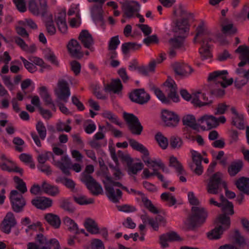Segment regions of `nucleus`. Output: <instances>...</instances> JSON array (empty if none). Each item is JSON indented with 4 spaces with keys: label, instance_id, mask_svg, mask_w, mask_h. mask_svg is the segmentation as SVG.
<instances>
[{
    "label": "nucleus",
    "instance_id": "1",
    "mask_svg": "<svg viewBox=\"0 0 249 249\" xmlns=\"http://www.w3.org/2000/svg\"><path fill=\"white\" fill-rule=\"evenodd\" d=\"M105 179L103 182L105 185L106 195L108 199L113 203L118 202L122 198V192L120 188L125 189L130 194H134L136 196V198L138 201H141L144 206L149 211L153 213H158L159 211L152 204L151 201L141 192L136 191L133 189H127L119 182H114L112 178H109L106 174H104Z\"/></svg>",
    "mask_w": 249,
    "mask_h": 249
},
{
    "label": "nucleus",
    "instance_id": "2",
    "mask_svg": "<svg viewBox=\"0 0 249 249\" xmlns=\"http://www.w3.org/2000/svg\"><path fill=\"white\" fill-rule=\"evenodd\" d=\"M187 197L189 203L192 205V212L191 215L185 221L184 224L187 228L192 229L203 223L208 214L194 192H189Z\"/></svg>",
    "mask_w": 249,
    "mask_h": 249
},
{
    "label": "nucleus",
    "instance_id": "3",
    "mask_svg": "<svg viewBox=\"0 0 249 249\" xmlns=\"http://www.w3.org/2000/svg\"><path fill=\"white\" fill-rule=\"evenodd\" d=\"M228 75L227 70L216 71L209 74L208 80L211 85V90L213 94L223 95L225 93L224 89L233 83V79L228 78Z\"/></svg>",
    "mask_w": 249,
    "mask_h": 249
},
{
    "label": "nucleus",
    "instance_id": "4",
    "mask_svg": "<svg viewBox=\"0 0 249 249\" xmlns=\"http://www.w3.org/2000/svg\"><path fill=\"white\" fill-rule=\"evenodd\" d=\"M188 22L185 20L182 22L178 21L174 23L173 27V30L176 33L180 34L181 36L171 38L169 40L170 50L169 54L171 56L175 55L176 51L183 50L185 46L184 37L182 35L187 31Z\"/></svg>",
    "mask_w": 249,
    "mask_h": 249
},
{
    "label": "nucleus",
    "instance_id": "5",
    "mask_svg": "<svg viewBox=\"0 0 249 249\" xmlns=\"http://www.w3.org/2000/svg\"><path fill=\"white\" fill-rule=\"evenodd\" d=\"M164 87L168 96L166 97L162 91L158 88L154 87L152 90L157 98L163 104H168L170 101L177 103L179 101V97L177 94V85L172 79H168L164 84Z\"/></svg>",
    "mask_w": 249,
    "mask_h": 249
},
{
    "label": "nucleus",
    "instance_id": "6",
    "mask_svg": "<svg viewBox=\"0 0 249 249\" xmlns=\"http://www.w3.org/2000/svg\"><path fill=\"white\" fill-rule=\"evenodd\" d=\"M129 144L132 149L137 150L142 154V159L146 166L152 171H150L148 169H145L143 171L142 174L144 178H148L153 176H157L158 178V175L160 174L159 173L156 167H152L149 166V164L145 161V159H147L148 161L153 160V157H150L149 152L147 148L144 146L142 144L140 143L138 141L130 139L129 141Z\"/></svg>",
    "mask_w": 249,
    "mask_h": 249
},
{
    "label": "nucleus",
    "instance_id": "7",
    "mask_svg": "<svg viewBox=\"0 0 249 249\" xmlns=\"http://www.w3.org/2000/svg\"><path fill=\"white\" fill-rule=\"evenodd\" d=\"M180 94L184 100L190 102L196 107H204L210 103L207 94L201 90L190 93L186 89H182L180 90Z\"/></svg>",
    "mask_w": 249,
    "mask_h": 249
},
{
    "label": "nucleus",
    "instance_id": "8",
    "mask_svg": "<svg viewBox=\"0 0 249 249\" xmlns=\"http://www.w3.org/2000/svg\"><path fill=\"white\" fill-rule=\"evenodd\" d=\"M54 93L57 98L55 103L59 107L60 110L64 114H68L69 111L68 108L60 103V101L67 102L70 97L71 91L68 83L64 80L59 81L54 89Z\"/></svg>",
    "mask_w": 249,
    "mask_h": 249
},
{
    "label": "nucleus",
    "instance_id": "9",
    "mask_svg": "<svg viewBox=\"0 0 249 249\" xmlns=\"http://www.w3.org/2000/svg\"><path fill=\"white\" fill-rule=\"evenodd\" d=\"M216 223L217 226L206 233L210 240H215L221 238L224 231L230 226V218L224 214H221L217 217Z\"/></svg>",
    "mask_w": 249,
    "mask_h": 249
},
{
    "label": "nucleus",
    "instance_id": "10",
    "mask_svg": "<svg viewBox=\"0 0 249 249\" xmlns=\"http://www.w3.org/2000/svg\"><path fill=\"white\" fill-rule=\"evenodd\" d=\"M226 122V118L224 116L216 118L212 115L204 114L198 119V129L206 130L216 128Z\"/></svg>",
    "mask_w": 249,
    "mask_h": 249
},
{
    "label": "nucleus",
    "instance_id": "11",
    "mask_svg": "<svg viewBox=\"0 0 249 249\" xmlns=\"http://www.w3.org/2000/svg\"><path fill=\"white\" fill-rule=\"evenodd\" d=\"M36 242L28 243L27 249H60L59 243L56 239L48 241L42 234H38L36 237Z\"/></svg>",
    "mask_w": 249,
    "mask_h": 249
},
{
    "label": "nucleus",
    "instance_id": "12",
    "mask_svg": "<svg viewBox=\"0 0 249 249\" xmlns=\"http://www.w3.org/2000/svg\"><path fill=\"white\" fill-rule=\"evenodd\" d=\"M20 59L22 60L25 68L31 73L37 70H39L40 72H43L49 67L42 59L37 57L32 56L29 57L28 60L23 57H20Z\"/></svg>",
    "mask_w": 249,
    "mask_h": 249
},
{
    "label": "nucleus",
    "instance_id": "13",
    "mask_svg": "<svg viewBox=\"0 0 249 249\" xmlns=\"http://www.w3.org/2000/svg\"><path fill=\"white\" fill-rule=\"evenodd\" d=\"M141 5L136 1L125 0L122 3V9L125 16L128 18L136 16L139 18L141 23L144 22L145 19L143 16L137 14L140 10Z\"/></svg>",
    "mask_w": 249,
    "mask_h": 249
},
{
    "label": "nucleus",
    "instance_id": "14",
    "mask_svg": "<svg viewBox=\"0 0 249 249\" xmlns=\"http://www.w3.org/2000/svg\"><path fill=\"white\" fill-rule=\"evenodd\" d=\"M160 119L162 125L169 128L177 127L180 121L179 115L169 109H163L161 111Z\"/></svg>",
    "mask_w": 249,
    "mask_h": 249
},
{
    "label": "nucleus",
    "instance_id": "15",
    "mask_svg": "<svg viewBox=\"0 0 249 249\" xmlns=\"http://www.w3.org/2000/svg\"><path fill=\"white\" fill-rule=\"evenodd\" d=\"M53 160L54 159L53 158ZM71 160L68 155L63 156L60 161L53 160V164L59 168L62 172L66 175L70 174V170L72 169L76 173L81 171L82 165L79 163H74L71 165Z\"/></svg>",
    "mask_w": 249,
    "mask_h": 249
},
{
    "label": "nucleus",
    "instance_id": "16",
    "mask_svg": "<svg viewBox=\"0 0 249 249\" xmlns=\"http://www.w3.org/2000/svg\"><path fill=\"white\" fill-rule=\"evenodd\" d=\"M220 201H218L214 197H210L208 203L211 206H215L221 208L224 213L227 214L232 215L234 213L233 205L224 198L223 195H221L219 197Z\"/></svg>",
    "mask_w": 249,
    "mask_h": 249
},
{
    "label": "nucleus",
    "instance_id": "17",
    "mask_svg": "<svg viewBox=\"0 0 249 249\" xmlns=\"http://www.w3.org/2000/svg\"><path fill=\"white\" fill-rule=\"evenodd\" d=\"M223 175L216 173L210 178L207 185V191L209 194L216 195L220 191V186L224 187V183L226 182L222 179Z\"/></svg>",
    "mask_w": 249,
    "mask_h": 249
},
{
    "label": "nucleus",
    "instance_id": "18",
    "mask_svg": "<svg viewBox=\"0 0 249 249\" xmlns=\"http://www.w3.org/2000/svg\"><path fill=\"white\" fill-rule=\"evenodd\" d=\"M0 168L3 171L15 172L20 174L23 173V169L18 166L12 159L3 153H0Z\"/></svg>",
    "mask_w": 249,
    "mask_h": 249
},
{
    "label": "nucleus",
    "instance_id": "19",
    "mask_svg": "<svg viewBox=\"0 0 249 249\" xmlns=\"http://www.w3.org/2000/svg\"><path fill=\"white\" fill-rule=\"evenodd\" d=\"M119 153L120 158L127 164V171L129 175L133 176L136 175L142 170L143 165L141 161L132 163V159L128 154L123 153L121 151H119Z\"/></svg>",
    "mask_w": 249,
    "mask_h": 249
},
{
    "label": "nucleus",
    "instance_id": "20",
    "mask_svg": "<svg viewBox=\"0 0 249 249\" xmlns=\"http://www.w3.org/2000/svg\"><path fill=\"white\" fill-rule=\"evenodd\" d=\"M48 8L46 0H29L28 8L34 15L45 17Z\"/></svg>",
    "mask_w": 249,
    "mask_h": 249
},
{
    "label": "nucleus",
    "instance_id": "21",
    "mask_svg": "<svg viewBox=\"0 0 249 249\" xmlns=\"http://www.w3.org/2000/svg\"><path fill=\"white\" fill-rule=\"evenodd\" d=\"M213 42V39L210 36H207L203 37L201 43V47L199 49V53L202 59H209L212 58Z\"/></svg>",
    "mask_w": 249,
    "mask_h": 249
},
{
    "label": "nucleus",
    "instance_id": "22",
    "mask_svg": "<svg viewBox=\"0 0 249 249\" xmlns=\"http://www.w3.org/2000/svg\"><path fill=\"white\" fill-rule=\"evenodd\" d=\"M236 77L234 84L238 89H241L249 81V69H245L243 67H238L235 70Z\"/></svg>",
    "mask_w": 249,
    "mask_h": 249
},
{
    "label": "nucleus",
    "instance_id": "23",
    "mask_svg": "<svg viewBox=\"0 0 249 249\" xmlns=\"http://www.w3.org/2000/svg\"><path fill=\"white\" fill-rule=\"evenodd\" d=\"M124 118L128 124L131 132L136 135H140L143 129L138 118L132 114L124 113Z\"/></svg>",
    "mask_w": 249,
    "mask_h": 249
},
{
    "label": "nucleus",
    "instance_id": "24",
    "mask_svg": "<svg viewBox=\"0 0 249 249\" xmlns=\"http://www.w3.org/2000/svg\"><path fill=\"white\" fill-rule=\"evenodd\" d=\"M22 194L17 190H12L10 195L9 198L14 211L17 213L20 212L26 204Z\"/></svg>",
    "mask_w": 249,
    "mask_h": 249
},
{
    "label": "nucleus",
    "instance_id": "25",
    "mask_svg": "<svg viewBox=\"0 0 249 249\" xmlns=\"http://www.w3.org/2000/svg\"><path fill=\"white\" fill-rule=\"evenodd\" d=\"M66 18V11L63 9L58 10L53 16V20L56 23L59 31L63 34H66L68 32Z\"/></svg>",
    "mask_w": 249,
    "mask_h": 249
},
{
    "label": "nucleus",
    "instance_id": "26",
    "mask_svg": "<svg viewBox=\"0 0 249 249\" xmlns=\"http://www.w3.org/2000/svg\"><path fill=\"white\" fill-rule=\"evenodd\" d=\"M191 154L192 161L189 163V166L196 174L200 175L203 171L201 165L202 156L198 152L194 150H191Z\"/></svg>",
    "mask_w": 249,
    "mask_h": 249
},
{
    "label": "nucleus",
    "instance_id": "27",
    "mask_svg": "<svg viewBox=\"0 0 249 249\" xmlns=\"http://www.w3.org/2000/svg\"><path fill=\"white\" fill-rule=\"evenodd\" d=\"M89 2H97L98 5H94L90 8V13L93 20L102 21L104 13L103 4L106 0H87Z\"/></svg>",
    "mask_w": 249,
    "mask_h": 249
},
{
    "label": "nucleus",
    "instance_id": "28",
    "mask_svg": "<svg viewBox=\"0 0 249 249\" xmlns=\"http://www.w3.org/2000/svg\"><path fill=\"white\" fill-rule=\"evenodd\" d=\"M129 98L133 102L143 104L149 100L150 96L143 89H139L130 93Z\"/></svg>",
    "mask_w": 249,
    "mask_h": 249
},
{
    "label": "nucleus",
    "instance_id": "29",
    "mask_svg": "<svg viewBox=\"0 0 249 249\" xmlns=\"http://www.w3.org/2000/svg\"><path fill=\"white\" fill-rule=\"evenodd\" d=\"M141 218L143 224L150 225L155 231L158 230L160 224L165 223L164 218L161 215H158L153 218L144 214L142 215Z\"/></svg>",
    "mask_w": 249,
    "mask_h": 249
},
{
    "label": "nucleus",
    "instance_id": "30",
    "mask_svg": "<svg viewBox=\"0 0 249 249\" xmlns=\"http://www.w3.org/2000/svg\"><path fill=\"white\" fill-rule=\"evenodd\" d=\"M84 176L83 182L86 184L92 193L94 195H98L103 193V189L102 186L97 183L92 177Z\"/></svg>",
    "mask_w": 249,
    "mask_h": 249
},
{
    "label": "nucleus",
    "instance_id": "31",
    "mask_svg": "<svg viewBox=\"0 0 249 249\" xmlns=\"http://www.w3.org/2000/svg\"><path fill=\"white\" fill-rule=\"evenodd\" d=\"M181 240V238L177 232L171 231L163 234L160 236V244L162 248H165L169 246V242L179 241Z\"/></svg>",
    "mask_w": 249,
    "mask_h": 249
},
{
    "label": "nucleus",
    "instance_id": "32",
    "mask_svg": "<svg viewBox=\"0 0 249 249\" xmlns=\"http://www.w3.org/2000/svg\"><path fill=\"white\" fill-rule=\"evenodd\" d=\"M17 224V221L13 213H8L3 219L1 225V230L5 233L8 234L13 227Z\"/></svg>",
    "mask_w": 249,
    "mask_h": 249
},
{
    "label": "nucleus",
    "instance_id": "33",
    "mask_svg": "<svg viewBox=\"0 0 249 249\" xmlns=\"http://www.w3.org/2000/svg\"><path fill=\"white\" fill-rule=\"evenodd\" d=\"M238 54L241 62L238 64V67H243L246 64L249 65V47L247 46L241 45L235 51Z\"/></svg>",
    "mask_w": 249,
    "mask_h": 249
},
{
    "label": "nucleus",
    "instance_id": "34",
    "mask_svg": "<svg viewBox=\"0 0 249 249\" xmlns=\"http://www.w3.org/2000/svg\"><path fill=\"white\" fill-rule=\"evenodd\" d=\"M231 111L232 124L240 129H243L244 127V116L243 113L241 111L237 110L234 107L231 108Z\"/></svg>",
    "mask_w": 249,
    "mask_h": 249
},
{
    "label": "nucleus",
    "instance_id": "35",
    "mask_svg": "<svg viewBox=\"0 0 249 249\" xmlns=\"http://www.w3.org/2000/svg\"><path fill=\"white\" fill-rule=\"evenodd\" d=\"M67 47L68 52L71 55L76 58L82 57L81 46L76 40L72 39L70 40Z\"/></svg>",
    "mask_w": 249,
    "mask_h": 249
},
{
    "label": "nucleus",
    "instance_id": "36",
    "mask_svg": "<svg viewBox=\"0 0 249 249\" xmlns=\"http://www.w3.org/2000/svg\"><path fill=\"white\" fill-rule=\"evenodd\" d=\"M32 203L37 209L45 210L52 205L53 201L51 198L44 196L36 197L32 200Z\"/></svg>",
    "mask_w": 249,
    "mask_h": 249
},
{
    "label": "nucleus",
    "instance_id": "37",
    "mask_svg": "<svg viewBox=\"0 0 249 249\" xmlns=\"http://www.w3.org/2000/svg\"><path fill=\"white\" fill-rule=\"evenodd\" d=\"M79 39L86 48L89 49L91 51L94 50L92 45L93 40L91 35L86 30L81 31L79 36Z\"/></svg>",
    "mask_w": 249,
    "mask_h": 249
},
{
    "label": "nucleus",
    "instance_id": "38",
    "mask_svg": "<svg viewBox=\"0 0 249 249\" xmlns=\"http://www.w3.org/2000/svg\"><path fill=\"white\" fill-rule=\"evenodd\" d=\"M173 67L175 72L179 75L186 76L193 71L192 68L184 63L176 62L174 64Z\"/></svg>",
    "mask_w": 249,
    "mask_h": 249
},
{
    "label": "nucleus",
    "instance_id": "39",
    "mask_svg": "<svg viewBox=\"0 0 249 249\" xmlns=\"http://www.w3.org/2000/svg\"><path fill=\"white\" fill-rule=\"evenodd\" d=\"M183 124L194 129H198V120L196 121L195 116L191 114H187L182 118Z\"/></svg>",
    "mask_w": 249,
    "mask_h": 249
},
{
    "label": "nucleus",
    "instance_id": "40",
    "mask_svg": "<svg viewBox=\"0 0 249 249\" xmlns=\"http://www.w3.org/2000/svg\"><path fill=\"white\" fill-rule=\"evenodd\" d=\"M122 89V85L119 79L113 80L110 84L106 86L104 90L106 91L119 94Z\"/></svg>",
    "mask_w": 249,
    "mask_h": 249
},
{
    "label": "nucleus",
    "instance_id": "41",
    "mask_svg": "<svg viewBox=\"0 0 249 249\" xmlns=\"http://www.w3.org/2000/svg\"><path fill=\"white\" fill-rule=\"evenodd\" d=\"M43 20L48 33L50 35H54L56 29L53 23V16L51 14H47L43 17Z\"/></svg>",
    "mask_w": 249,
    "mask_h": 249
},
{
    "label": "nucleus",
    "instance_id": "42",
    "mask_svg": "<svg viewBox=\"0 0 249 249\" xmlns=\"http://www.w3.org/2000/svg\"><path fill=\"white\" fill-rule=\"evenodd\" d=\"M243 166V162L242 160H234L229 166L228 172L231 176H234L241 170Z\"/></svg>",
    "mask_w": 249,
    "mask_h": 249
},
{
    "label": "nucleus",
    "instance_id": "43",
    "mask_svg": "<svg viewBox=\"0 0 249 249\" xmlns=\"http://www.w3.org/2000/svg\"><path fill=\"white\" fill-rule=\"evenodd\" d=\"M145 159L146 160L145 161L149 164V166L152 167H156L158 170V168H160L165 173H169V168L164 165L161 159L159 157H153V160L150 161L148 160L147 159Z\"/></svg>",
    "mask_w": 249,
    "mask_h": 249
},
{
    "label": "nucleus",
    "instance_id": "44",
    "mask_svg": "<svg viewBox=\"0 0 249 249\" xmlns=\"http://www.w3.org/2000/svg\"><path fill=\"white\" fill-rule=\"evenodd\" d=\"M15 42L23 51L27 53H33L35 52L36 50V47L35 44L32 43L30 45H28L20 38H16L15 39Z\"/></svg>",
    "mask_w": 249,
    "mask_h": 249
},
{
    "label": "nucleus",
    "instance_id": "45",
    "mask_svg": "<svg viewBox=\"0 0 249 249\" xmlns=\"http://www.w3.org/2000/svg\"><path fill=\"white\" fill-rule=\"evenodd\" d=\"M235 185L241 192L249 195V178H241L236 181Z\"/></svg>",
    "mask_w": 249,
    "mask_h": 249
},
{
    "label": "nucleus",
    "instance_id": "46",
    "mask_svg": "<svg viewBox=\"0 0 249 249\" xmlns=\"http://www.w3.org/2000/svg\"><path fill=\"white\" fill-rule=\"evenodd\" d=\"M44 218L47 223L54 228H59L61 225V220L56 214L48 213L45 215Z\"/></svg>",
    "mask_w": 249,
    "mask_h": 249
},
{
    "label": "nucleus",
    "instance_id": "47",
    "mask_svg": "<svg viewBox=\"0 0 249 249\" xmlns=\"http://www.w3.org/2000/svg\"><path fill=\"white\" fill-rule=\"evenodd\" d=\"M43 193L50 196H55L59 194V190L57 186L51 185L46 181H44L42 184Z\"/></svg>",
    "mask_w": 249,
    "mask_h": 249
},
{
    "label": "nucleus",
    "instance_id": "48",
    "mask_svg": "<svg viewBox=\"0 0 249 249\" xmlns=\"http://www.w3.org/2000/svg\"><path fill=\"white\" fill-rule=\"evenodd\" d=\"M84 226L87 231L91 233L94 234H98L99 228L93 219L90 218H86L84 222Z\"/></svg>",
    "mask_w": 249,
    "mask_h": 249
},
{
    "label": "nucleus",
    "instance_id": "49",
    "mask_svg": "<svg viewBox=\"0 0 249 249\" xmlns=\"http://www.w3.org/2000/svg\"><path fill=\"white\" fill-rule=\"evenodd\" d=\"M155 139L162 149H166L169 145V140L161 132H158L155 135Z\"/></svg>",
    "mask_w": 249,
    "mask_h": 249
},
{
    "label": "nucleus",
    "instance_id": "50",
    "mask_svg": "<svg viewBox=\"0 0 249 249\" xmlns=\"http://www.w3.org/2000/svg\"><path fill=\"white\" fill-rule=\"evenodd\" d=\"M45 57L51 63L55 65H58L59 61L53 51L50 48H45L43 51Z\"/></svg>",
    "mask_w": 249,
    "mask_h": 249
},
{
    "label": "nucleus",
    "instance_id": "51",
    "mask_svg": "<svg viewBox=\"0 0 249 249\" xmlns=\"http://www.w3.org/2000/svg\"><path fill=\"white\" fill-rule=\"evenodd\" d=\"M74 201L80 205H85L93 203L94 200L91 198H88L84 195L77 194L73 196Z\"/></svg>",
    "mask_w": 249,
    "mask_h": 249
},
{
    "label": "nucleus",
    "instance_id": "52",
    "mask_svg": "<svg viewBox=\"0 0 249 249\" xmlns=\"http://www.w3.org/2000/svg\"><path fill=\"white\" fill-rule=\"evenodd\" d=\"M160 198L162 201L166 202L167 204L170 207L175 205L177 202L175 196L169 192L161 194Z\"/></svg>",
    "mask_w": 249,
    "mask_h": 249
},
{
    "label": "nucleus",
    "instance_id": "53",
    "mask_svg": "<svg viewBox=\"0 0 249 249\" xmlns=\"http://www.w3.org/2000/svg\"><path fill=\"white\" fill-rule=\"evenodd\" d=\"M63 222L70 231L76 233L78 232V226L73 219L66 216L63 219Z\"/></svg>",
    "mask_w": 249,
    "mask_h": 249
},
{
    "label": "nucleus",
    "instance_id": "54",
    "mask_svg": "<svg viewBox=\"0 0 249 249\" xmlns=\"http://www.w3.org/2000/svg\"><path fill=\"white\" fill-rule=\"evenodd\" d=\"M141 47V44H136L134 43L128 42L123 44L121 49L122 53L124 55H127L131 51L139 49Z\"/></svg>",
    "mask_w": 249,
    "mask_h": 249
},
{
    "label": "nucleus",
    "instance_id": "55",
    "mask_svg": "<svg viewBox=\"0 0 249 249\" xmlns=\"http://www.w3.org/2000/svg\"><path fill=\"white\" fill-rule=\"evenodd\" d=\"M222 31L224 34H232L236 32V29L231 21L226 20L222 24Z\"/></svg>",
    "mask_w": 249,
    "mask_h": 249
},
{
    "label": "nucleus",
    "instance_id": "56",
    "mask_svg": "<svg viewBox=\"0 0 249 249\" xmlns=\"http://www.w3.org/2000/svg\"><path fill=\"white\" fill-rule=\"evenodd\" d=\"M51 156H52L53 160H54V158L55 161H60V160H57L55 159L54 156L51 152L45 151L44 152L39 154L38 156L37 160L39 162V164H44Z\"/></svg>",
    "mask_w": 249,
    "mask_h": 249
},
{
    "label": "nucleus",
    "instance_id": "57",
    "mask_svg": "<svg viewBox=\"0 0 249 249\" xmlns=\"http://www.w3.org/2000/svg\"><path fill=\"white\" fill-rule=\"evenodd\" d=\"M1 79L4 85L10 91H13L16 89V86L11 77L5 75H1Z\"/></svg>",
    "mask_w": 249,
    "mask_h": 249
},
{
    "label": "nucleus",
    "instance_id": "58",
    "mask_svg": "<svg viewBox=\"0 0 249 249\" xmlns=\"http://www.w3.org/2000/svg\"><path fill=\"white\" fill-rule=\"evenodd\" d=\"M213 157L217 160H219L220 164L223 166H226L227 164L228 158L225 155V153L223 151H220L218 153H213Z\"/></svg>",
    "mask_w": 249,
    "mask_h": 249
},
{
    "label": "nucleus",
    "instance_id": "59",
    "mask_svg": "<svg viewBox=\"0 0 249 249\" xmlns=\"http://www.w3.org/2000/svg\"><path fill=\"white\" fill-rule=\"evenodd\" d=\"M55 181L57 183H61L63 184L66 187L71 189H74L75 187V183L74 181L68 178L58 177L56 179Z\"/></svg>",
    "mask_w": 249,
    "mask_h": 249
},
{
    "label": "nucleus",
    "instance_id": "60",
    "mask_svg": "<svg viewBox=\"0 0 249 249\" xmlns=\"http://www.w3.org/2000/svg\"><path fill=\"white\" fill-rule=\"evenodd\" d=\"M15 182L16 183V187L19 191V193L24 194L27 191L25 183L20 178L17 177L14 178Z\"/></svg>",
    "mask_w": 249,
    "mask_h": 249
},
{
    "label": "nucleus",
    "instance_id": "61",
    "mask_svg": "<svg viewBox=\"0 0 249 249\" xmlns=\"http://www.w3.org/2000/svg\"><path fill=\"white\" fill-rule=\"evenodd\" d=\"M169 164L171 167L175 169L176 172L183 168L181 164L174 156H170L169 159Z\"/></svg>",
    "mask_w": 249,
    "mask_h": 249
},
{
    "label": "nucleus",
    "instance_id": "62",
    "mask_svg": "<svg viewBox=\"0 0 249 249\" xmlns=\"http://www.w3.org/2000/svg\"><path fill=\"white\" fill-rule=\"evenodd\" d=\"M170 142L171 146L174 149L179 148L183 143L182 139L180 137L176 136L171 137Z\"/></svg>",
    "mask_w": 249,
    "mask_h": 249
},
{
    "label": "nucleus",
    "instance_id": "63",
    "mask_svg": "<svg viewBox=\"0 0 249 249\" xmlns=\"http://www.w3.org/2000/svg\"><path fill=\"white\" fill-rule=\"evenodd\" d=\"M70 123V120H68L67 123L59 122L56 124V129L59 131L69 132L71 130V127L69 124Z\"/></svg>",
    "mask_w": 249,
    "mask_h": 249
},
{
    "label": "nucleus",
    "instance_id": "64",
    "mask_svg": "<svg viewBox=\"0 0 249 249\" xmlns=\"http://www.w3.org/2000/svg\"><path fill=\"white\" fill-rule=\"evenodd\" d=\"M90 247L92 249H105L103 241L99 239H93L90 241Z\"/></svg>",
    "mask_w": 249,
    "mask_h": 249
}]
</instances>
